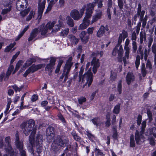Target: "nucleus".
<instances>
[{
    "label": "nucleus",
    "mask_w": 156,
    "mask_h": 156,
    "mask_svg": "<svg viewBox=\"0 0 156 156\" xmlns=\"http://www.w3.org/2000/svg\"><path fill=\"white\" fill-rule=\"evenodd\" d=\"M59 20L58 21V24H55V22H49L44 26V24L42 25L40 27V30L42 35H45L48 32L56 33L59 31L61 27L63 26V22L65 20V18L60 16Z\"/></svg>",
    "instance_id": "1"
},
{
    "label": "nucleus",
    "mask_w": 156,
    "mask_h": 156,
    "mask_svg": "<svg viewBox=\"0 0 156 156\" xmlns=\"http://www.w3.org/2000/svg\"><path fill=\"white\" fill-rule=\"evenodd\" d=\"M34 121L32 119H30L26 122L22 123L21 126L22 129L26 136L28 135L30 132L31 131L29 139V142L31 145L30 147L31 151H32V148L34 146V135L35 133L36 129L35 127H34Z\"/></svg>",
    "instance_id": "2"
},
{
    "label": "nucleus",
    "mask_w": 156,
    "mask_h": 156,
    "mask_svg": "<svg viewBox=\"0 0 156 156\" xmlns=\"http://www.w3.org/2000/svg\"><path fill=\"white\" fill-rule=\"evenodd\" d=\"M95 3L88 4L86 10L85 16L83 20V23L81 24L79 28V30H83L86 29L89 26L90 21L88 19L91 16L94 10Z\"/></svg>",
    "instance_id": "3"
},
{
    "label": "nucleus",
    "mask_w": 156,
    "mask_h": 156,
    "mask_svg": "<svg viewBox=\"0 0 156 156\" xmlns=\"http://www.w3.org/2000/svg\"><path fill=\"white\" fill-rule=\"evenodd\" d=\"M91 67H90L88 71L85 73L83 75L81 76L83 72L84 69L83 67L82 66L79 72V82L84 83L86 81V83L87 84L88 87L90 86L93 81V76L91 72Z\"/></svg>",
    "instance_id": "4"
},
{
    "label": "nucleus",
    "mask_w": 156,
    "mask_h": 156,
    "mask_svg": "<svg viewBox=\"0 0 156 156\" xmlns=\"http://www.w3.org/2000/svg\"><path fill=\"white\" fill-rule=\"evenodd\" d=\"M103 52L102 51H96L91 54V56L94 57L91 62V64L93 66V72L95 74L97 72L98 69L100 66V62L98 59L96 58V57L99 56L102 57L103 55Z\"/></svg>",
    "instance_id": "5"
},
{
    "label": "nucleus",
    "mask_w": 156,
    "mask_h": 156,
    "mask_svg": "<svg viewBox=\"0 0 156 156\" xmlns=\"http://www.w3.org/2000/svg\"><path fill=\"white\" fill-rule=\"evenodd\" d=\"M42 142V137L41 135L38 134L37 135L36 139V141L35 142V139L34 140V146L32 148V151H31L30 147L31 146V144L30 143V144L27 146V148L29 151L31 152H33V147L36 144L37 148V151L38 153H41L42 151V147L41 146Z\"/></svg>",
    "instance_id": "6"
},
{
    "label": "nucleus",
    "mask_w": 156,
    "mask_h": 156,
    "mask_svg": "<svg viewBox=\"0 0 156 156\" xmlns=\"http://www.w3.org/2000/svg\"><path fill=\"white\" fill-rule=\"evenodd\" d=\"M15 144L17 147L20 150L21 156H26L25 151L23 149V142L19 141V136L17 133L16 135Z\"/></svg>",
    "instance_id": "7"
},
{
    "label": "nucleus",
    "mask_w": 156,
    "mask_h": 156,
    "mask_svg": "<svg viewBox=\"0 0 156 156\" xmlns=\"http://www.w3.org/2000/svg\"><path fill=\"white\" fill-rule=\"evenodd\" d=\"M10 138L8 136L5 138V141L7 146H5V149L7 153H8L9 154V153L10 155H13L14 154V152L12 147L10 146Z\"/></svg>",
    "instance_id": "8"
},
{
    "label": "nucleus",
    "mask_w": 156,
    "mask_h": 156,
    "mask_svg": "<svg viewBox=\"0 0 156 156\" xmlns=\"http://www.w3.org/2000/svg\"><path fill=\"white\" fill-rule=\"evenodd\" d=\"M123 50L122 45L120 44H118L115 46L113 50L112 54L114 56H115L117 53L118 56L119 57H121L122 56L123 53Z\"/></svg>",
    "instance_id": "9"
},
{
    "label": "nucleus",
    "mask_w": 156,
    "mask_h": 156,
    "mask_svg": "<svg viewBox=\"0 0 156 156\" xmlns=\"http://www.w3.org/2000/svg\"><path fill=\"white\" fill-rule=\"evenodd\" d=\"M27 3V0H18L16 4V8L19 11L26 9Z\"/></svg>",
    "instance_id": "10"
},
{
    "label": "nucleus",
    "mask_w": 156,
    "mask_h": 156,
    "mask_svg": "<svg viewBox=\"0 0 156 156\" xmlns=\"http://www.w3.org/2000/svg\"><path fill=\"white\" fill-rule=\"evenodd\" d=\"M70 16L75 20H78L82 17L79 11L76 9L72 10L70 13Z\"/></svg>",
    "instance_id": "11"
},
{
    "label": "nucleus",
    "mask_w": 156,
    "mask_h": 156,
    "mask_svg": "<svg viewBox=\"0 0 156 156\" xmlns=\"http://www.w3.org/2000/svg\"><path fill=\"white\" fill-rule=\"evenodd\" d=\"M65 141L66 140L63 141L62 139H61L60 138L59 139V138H58L54 141V142L52 144L51 146L52 149L54 150H55V148L53 147L55 144V143L57 144V145H59L61 147H64L65 146H66L67 143V141Z\"/></svg>",
    "instance_id": "12"
},
{
    "label": "nucleus",
    "mask_w": 156,
    "mask_h": 156,
    "mask_svg": "<svg viewBox=\"0 0 156 156\" xmlns=\"http://www.w3.org/2000/svg\"><path fill=\"white\" fill-rule=\"evenodd\" d=\"M130 42V40L128 38H127L126 40L124 49L125 51V56L126 57L127 59H128L129 58V48L128 46Z\"/></svg>",
    "instance_id": "13"
},
{
    "label": "nucleus",
    "mask_w": 156,
    "mask_h": 156,
    "mask_svg": "<svg viewBox=\"0 0 156 156\" xmlns=\"http://www.w3.org/2000/svg\"><path fill=\"white\" fill-rule=\"evenodd\" d=\"M45 0H44L42 3L38 4V16L39 17L40 16V18L41 17L43 12V10L45 7Z\"/></svg>",
    "instance_id": "14"
},
{
    "label": "nucleus",
    "mask_w": 156,
    "mask_h": 156,
    "mask_svg": "<svg viewBox=\"0 0 156 156\" xmlns=\"http://www.w3.org/2000/svg\"><path fill=\"white\" fill-rule=\"evenodd\" d=\"M87 32L82 31L80 34V37L82 42L84 44L86 43L88 40V37L86 35Z\"/></svg>",
    "instance_id": "15"
},
{
    "label": "nucleus",
    "mask_w": 156,
    "mask_h": 156,
    "mask_svg": "<svg viewBox=\"0 0 156 156\" xmlns=\"http://www.w3.org/2000/svg\"><path fill=\"white\" fill-rule=\"evenodd\" d=\"M102 15V12L101 11L99 10L98 12H97L92 17L91 23H93L100 19Z\"/></svg>",
    "instance_id": "16"
},
{
    "label": "nucleus",
    "mask_w": 156,
    "mask_h": 156,
    "mask_svg": "<svg viewBox=\"0 0 156 156\" xmlns=\"http://www.w3.org/2000/svg\"><path fill=\"white\" fill-rule=\"evenodd\" d=\"M127 37L128 33L127 32L124 30H122V33H121L119 35L118 41V44H121L122 40L124 41Z\"/></svg>",
    "instance_id": "17"
},
{
    "label": "nucleus",
    "mask_w": 156,
    "mask_h": 156,
    "mask_svg": "<svg viewBox=\"0 0 156 156\" xmlns=\"http://www.w3.org/2000/svg\"><path fill=\"white\" fill-rule=\"evenodd\" d=\"M72 58L70 57L67 61V62L64 69V71H66V74H67L69 73L71 66L73 63L71 62Z\"/></svg>",
    "instance_id": "18"
},
{
    "label": "nucleus",
    "mask_w": 156,
    "mask_h": 156,
    "mask_svg": "<svg viewBox=\"0 0 156 156\" xmlns=\"http://www.w3.org/2000/svg\"><path fill=\"white\" fill-rule=\"evenodd\" d=\"M35 61V59L34 58H30L28 60L25 64V66H23L21 68L20 70V71L22 72L25 69V67H27L31 65L32 63Z\"/></svg>",
    "instance_id": "19"
},
{
    "label": "nucleus",
    "mask_w": 156,
    "mask_h": 156,
    "mask_svg": "<svg viewBox=\"0 0 156 156\" xmlns=\"http://www.w3.org/2000/svg\"><path fill=\"white\" fill-rule=\"evenodd\" d=\"M134 79V77L132 73H128L126 77V81L127 84L129 85L133 82Z\"/></svg>",
    "instance_id": "20"
},
{
    "label": "nucleus",
    "mask_w": 156,
    "mask_h": 156,
    "mask_svg": "<svg viewBox=\"0 0 156 156\" xmlns=\"http://www.w3.org/2000/svg\"><path fill=\"white\" fill-rule=\"evenodd\" d=\"M106 30L104 26H101L97 33V36L98 37L103 36L105 34Z\"/></svg>",
    "instance_id": "21"
},
{
    "label": "nucleus",
    "mask_w": 156,
    "mask_h": 156,
    "mask_svg": "<svg viewBox=\"0 0 156 156\" xmlns=\"http://www.w3.org/2000/svg\"><path fill=\"white\" fill-rule=\"evenodd\" d=\"M68 37L72 44L73 45H75L78 42L79 40L76 38L73 35H69Z\"/></svg>",
    "instance_id": "22"
},
{
    "label": "nucleus",
    "mask_w": 156,
    "mask_h": 156,
    "mask_svg": "<svg viewBox=\"0 0 156 156\" xmlns=\"http://www.w3.org/2000/svg\"><path fill=\"white\" fill-rule=\"evenodd\" d=\"M38 32V30L35 29L33 30L31 34L28 38L29 41L32 40L37 35Z\"/></svg>",
    "instance_id": "23"
},
{
    "label": "nucleus",
    "mask_w": 156,
    "mask_h": 156,
    "mask_svg": "<svg viewBox=\"0 0 156 156\" xmlns=\"http://www.w3.org/2000/svg\"><path fill=\"white\" fill-rule=\"evenodd\" d=\"M54 69V66L49 64L47 65L45 69L46 71L48 72L49 75H50Z\"/></svg>",
    "instance_id": "24"
},
{
    "label": "nucleus",
    "mask_w": 156,
    "mask_h": 156,
    "mask_svg": "<svg viewBox=\"0 0 156 156\" xmlns=\"http://www.w3.org/2000/svg\"><path fill=\"white\" fill-rule=\"evenodd\" d=\"M56 2H55V1L54 0H52L51 1L48 5V6L47 9L46 11L45 12V13H46L49 12V11H50L51 9L52 6Z\"/></svg>",
    "instance_id": "25"
},
{
    "label": "nucleus",
    "mask_w": 156,
    "mask_h": 156,
    "mask_svg": "<svg viewBox=\"0 0 156 156\" xmlns=\"http://www.w3.org/2000/svg\"><path fill=\"white\" fill-rule=\"evenodd\" d=\"M5 6H8V8L4 9L2 10V14L4 15L9 12L11 9V7L10 4H8V5H5Z\"/></svg>",
    "instance_id": "26"
},
{
    "label": "nucleus",
    "mask_w": 156,
    "mask_h": 156,
    "mask_svg": "<svg viewBox=\"0 0 156 156\" xmlns=\"http://www.w3.org/2000/svg\"><path fill=\"white\" fill-rule=\"evenodd\" d=\"M67 20V23L70 27H73L74 25V23L73 20L69 16H68L66 17Z\"/></svg>",
    "instance_id": "27"
},
{
    "label": "nucleus",
    "mask_w": 156,
    "mask_h": 156,
    "mask_svg": "<svg viewBox=\"0 0 156 156\" xmlns=\"http://www.w3.org/2000/svg\"><path fill=\"white\" fill-rule=\"evenodd\" d=\"M44 66L45 65L43 64L38 65L36 66L33 65L31 66L33 69L32 71L34 72L38 69H40L42 67H44Z\"/></svg>",
    "instance_id": "28"
},
{
    "label": "nucleus",
    "mask_w": 156,
    "mask_h": 156,
    "mask_svg": "<svg viewBox=\"0 0 156 156\" xmlns=\"http://www.w3.org/2000/svg\"><path fill=\"white\" fill-rule=\"evenodd\" d=\"M135 137L136 143L137 144L139 143V142L140 140L142 138V135H141L140 136L139 133L137 131H136Z\"/></svg>",
    "instance_id": "29"
},
{
    "label": "nucleus",
    "mask_w": 156,
    "mask_h": 156,
    "mask_svg": "<svg viewBox=\"0 0 156 156\" xmlns=\"http://www.w3.org/2000/svg\"><path fill=\"white\" fill-rule=\"evenodd\" d=\"M23 64V62L22 61H19L17 63L15 69L13 72V74H14L16 72Z\"/></svg>",
    "instance_id": "30"
},
{
    "label": "nucleus",
    "mask_w": 156,
    "mask_h": 156,
    "mask_svg": "<svg viewBox=\"0 0 156 156\" xmlns=\"http://www.w3.org/2000/svg\"><path fill=\"white\" fill-rule=\"evenodd\" d=\"M91 121L94 125H96L97 126H100V120L98 118H95L92 119Z\"/></svg>",
    "instance_id": "31"
},
{
    "label": "nucleus",
    "mask_w": 156,
    "mask_h": 156,
    "mask_svg": "<svg viewBox=\"0 0 156 156\" xmlns=\"http://www.w3.org/2000/svg\"><path fill=\"white\" fill-rule=\"evenodd\" d=\"M120 110V105L118 104L115 105L113 110V112L116 114H118Z\"/></svg>",
    "instance_id": "32"
},
{
    "label": "nucleus",
    "mask_w": 156,
    "mask_h": 156,
    "mask_svg": "<svg viewBox=\"0 0 156 156\" xmlns=\"http://www.w3.org/2000/svg\"><path fill=\"white\" fill-rule=\"evenodd\" d=\"M53 129L52 127H49L46 130V133L48 136H52L53 135Z\"/></svg>",
    "instance_id": "33"
},
{
    "label": "nucleus",
    "mask_w": 156,
    "mask_h": 156,
    "mask_svg": "<svg viewBox=\"0 0 156 156\" xmlns=\"http://www.w3.org/2000/svg\"><path fill=\"white\" fill-rule=\"evenodd\" d=\"M14 69V66L12 65H10L8 68V70L6 73V77L8 78V76L11 74L12 71Z\"/></svg>",
    "instance_id": "34"
},
{
    "label": "nucleus",
    "mask_w": 156,
    "mask_h": 156,
    "mask_svg": "<svg viewBox=\"0 0 156 156\" xmlns=\"http://www.w3.org/2000/svg\"><path fill=\"white\" fill-rule=\"evenodd\" d=\"M29 26H27L26 27H25L22 32L19 34L18 37H17L16 39V41H17L19 40V39L22 37V36L23 35L24 33L29 29Z\"/></svg>",
    "instance_id": "35"
},
{
    "label": "nucleus",
    "mask_w": 156,
    "mask_h": 156,
    "mask_svg": "<svg viewBox=\"0 0 156 156\" xmlns=\"http://www.w3.org/2000/svg\"><path fill=\"white\" fill-rule=\"evenodd\" d=\"M20 11H21L20 12V15L22 17H24L28 14L30 11V9H25Z\"/></svg>",
    "instance_id": "36"
},
{
    "label": "nucleus",
    "mask_w": 156,
    "mask_h": 156,
    "mask_svg": "<svg viewBox=\"0 0 156 156\" xmlns=\"http://www.w3.org/2000/svg\"><path fill=\"white\" fill-rule=\"evenodd\" d=\"M97 2L98 4V8H101L102 7V0H95V2H93L92 3H90L89 4H92L93 3H95L96 5V2Z\"/></svg>",
    "instance_id": "37"
},
{
    "label": "nucleus",
    "mask_w": 156,
    "mask_h": 156,
    "mask_svg": "<svg viewBox=\"0 0 156 156\" xmlns=\"http://www.w3.org/2000/svg\"><path fill=\"white\" fill-rule=\"evenodd\" d=\"M69 32V29L68 28L65 29L64 30H62L60 33L61 36L65 37L68 34Z\"/></svg>",
    "instance_id": "38"
},
{
    "label": "nucleus",
    "mask_w": 156,
    "mask_h": 156,
    "mask_svg": "<svg viewBox=\"0 0 156 156\" xmlns=\"http://www.w3.org/2000/svg\"><path fill=\"white\" fill-rule=\"evenodd\" d=\"M150 134V135H153V136L156 137V128H153L149 130Z\"/></svg>",
    "instance_id": "39"
},
{
    "label": "nucleus",
    "mask_w": 156,
    "mask_h": 156,
    "mask_svg": "<svg viewBox=\"0 0 156 156\" xmlns=\"http://www.w3.org/2000/svg\"><path fill=\"white\" fill-rule=\"evenodd\" d=\"M26 94V93L24 94L21 98V100L22 101L21 103V105L20 107V109L21 110L26 108V107L25 105H23V101L24 99V98L25 97Z\"/></svg>",
    "instance_id": "40"
},
{
    "label": "nucleus",
    "mask_w": 156,
    "mask_h": 156,
    "mask_svg": "<svg viewBox=\"0 0 156 156\" xmlns=\"http://www.w3.org/2000/svg\"><path fill=\"white\" fill-rule=\"evenodd\" d=\"M130 146L131 147H134L135 146V140L134 136L133 135H131L130 138Z\"/></svg>",
    "instance_id": "41"
},
{
    "label": "nucleus",
    "mask_w": 156,
    "mask_h": 156,
    "mask_svg": "<svg viewBox=\"0 0 156 156\" xmlns=\"http://www.w3.org/2000/svg\"><path fill=\"white\" fill-rule=\"evenodd\" d=\"M63 61L62 60H59L58 65L57 67V68L55 70V73H58L59 71L60 68L61 67V66L62 64L63 63Z\"/></svg>",
    "instance_id": "42"
},
{
    "label": "nucleus",
    "mask_w": 156,
    "mask_h": 156,
    "mask_svg": "<svg viewBox=\"0 0 156 156\" xmlns=\"http://www.w3.org/2000/svg\"><path fill=\"white\" fill-rule=\"evenodd\" d=\"M15 44L16 43L15 42H14L13 43L10 44L9 46H7L5 50V52H9L12 49V48L14 46Z\"/></svg>",
    "instance_id": "43"
},
{
    "label": "nucleus",
    "mask_w": 156,
    "mask_h": 156,
    "mask_svg": "<svg viewBox=\"0 0 156 156\" xmlns=\"http://www.w3.org/2000/svg\"><path fill=\"white\" fill-rule=\"evenodd\" d=\"M140 56L139 55L137 56L135 62V64L136 68L137 69L140 64Z\"/></svg>",
    "instance_id": "44"
},
{
    "label": "nucleus",
    "mask_w": 156,
    "mask_h": 156,
    "mask_svg": "<svg viewBox=\"0 0 156 156\" xmlns=\"http://www.w3.org/2000/svg\"><path fill=\"white\" fill-rule=\"evenodd\" d=\"M116 73L114 71H112L111 72V75L110 79L111 80H114L116 78Z\"/></svg>",
    "instance_id": "45"
},
{
    "label": "nucleus",
    "mask_w": 156,
    "mask_h": 156,
    "mask_svg": "<svg viewBox=\"0 0 156 156\" xmlns=\"http://www.w3.org/2000/svg\"><path fill=\"white\" fill-rule=\"evenodd\" d=\"M35 12L33 11H31L28 15L27 18V21L30 20L31 18L34 17Z\"/></svg>",
    "instance_id": "46"
},
{
    "label": "nucleus",
    "mask_w": 156,
    "mask_h": 156,
    "mask_svg": "<svg viewBox=\"0 0 156 156\" xmlns=\"http://www.w3.org/2000/svg\"><path fill=\"white\" fill-rule=\"evenodd\" d=\"M117 90L119 94L122 93V84L121 81H120L118 83L117 86Z\"/></svg>",
    "instance_id": "47"
},
{
    "label": "nucleus",
    "mask_w": 156,
    "mask_h": 156,
    "mask_svg": "<svg viewBox=\"0 0 156 156\" xmlns=\"http://www.w3.org/2000/svg\"><path fill=\"white\" fill-rule=\"evenodd\" d=\"M33 69L32 66L29 68L26 71L23 76L25 77H26L31 72H34L32 71Z\"/></svg>",
    "instance_id": "48"
},
{
    "label": "nucleus",
    "mask_w": 156,
    "mask_h": 156,
    "mask_svg": "<svg viewBox=\"0 0 156 156\" xmlns=\"http://www.w3.org/2000/svg\"><path fill=\"white\" fill-rule=\"evenodd\" d=\"M87 6L86 5H84L82 8L80 10V15H81V17H82V16L83 15V14H84V12L85 10V9L86 8H87Z\"/></svg>",
    "instance_id": "49"
},
{
    "label": "nucleus",
    "mask_w": 156,
    "mask_h": 156,
    "mask_svg": "<svg viewBox=\"0 0 156 156\" xmlns=\"http://www.w3.org/2000/svg\"><path fill=\"white\" fill-rule=\"evenodd\" d=\"M147 114L148 116V119L149 120V122H151L152 120V114L151 112L149 110H147Z\"/></svg>",
    "instance_id": "50"
},
{
    "label": "nucleus",
    "mask_w": 156,
    "mask_h": 156,
    "mask_svg": "<svg viewBox=\"0 0 156 156\" xmlns=\"http://www.w3.org/2000/svg\"><path fill=\"white\" fill-rule=\"evenodd\" d=\"M95 154L96 155H101V156H103L104 155L102 152L101 151L97 148L95 149Z\"/></svg>",
    "instance_id": "51"
},
{
    "label": "nucleus",
    "mask_w": 156,
    "mask_h": 156,
    "mask_svg": "<svg viewBox=\"0 0 156 156\" xmlns=\"http://www.w3.org/2000/svg\"><path fill=\"white\" fill-rule=\"evenodd\" d=\"M133 46V52L135 53L137 50V45L135 41L132 42V43Z\"/></svg>",
    "instance_id": "52"
},
{
    "label": "nucleus",
    "mask_w": 156,
    "mask_h": 156,
    "mask_svg": "<svg viewBox=\"0 0 156 156\" xmlns=\"http://www.w3.org/2000/svg\"><path fill=\"white\" fill-rule=\"evenodd\" d=\"M56 61L55 58L53 57H51L50 58V63L49 64L53 66L55 64V62Z\"/></svg>",
    "instance_id": "53"
},
{
    "label": "nucleus",
    "mask_w": 156,
    "mask_h": 156,
    "mask_svg": "<svg viewBox=\"0 0 156 156\" xmlns=\"http://www.w3.org/2000/svg\"><path fill=\"white\" fill-rule=\"evenodd\" d=\"M20 52V51H18L15 54V55H14L11 61V63H12L14 61V60L16 59L18 57V55H19Z\"/></svg>",
    "instance_id": "54"
},
{
    "label": "nucleus",
    "mask_w": 156,
    "mask_h": 156,
    "mask_svg": "<svg viewBox=\"0 0 156 156\" xmlns=\"http://www.w3.org/2000/svg\"><path fill=\"white\" fill-rule=\"evenodd\" d=\"M146 125V121L145 120L142 122V130L141 132V133H143L144 132Z\"/></svg>",
    "instance_id": "55"
},
{
    "label": "nucleus",
    "mask_w": 156,
    "mask_h": 156,
    "mask_svg": "<svg viewBox=\"0 0 156 156\" xmlns=\"http://www.w3.org/2000/svg\"><path fill=\"white\" fill-rule=\"evenodd\" d=\"M12 87L16 92L18 91H20L23 88L22 86L20 87H18L16 85H14Z\"/></svg>",
    "instance_id": "56"
},
{
    "label": "nucleus",
    "mask_w": 156,
    "mask_h": 156,
    "mask_svg": "<svg viewBox=\"0 0 156 156\" xmlns=\"http://www.w3.org/2000/svg\"><path fill=\"white\" fill-rule=\"evenodd\" d=\"M86 99L83 97H81L78 99V101L79 104H82L86 101Z\"/></svg>",
    "instance_id": "57"
},
{
    "label": "nucleus",
    "mask_w": 156,
    "mask_h": 156,
    "mask_svg": "<svg viewBox=\"0 0 156 156\" xmlns=\"http://www.w3.org/2000/svg\"><path fill=\"white\" fill-rule=\"evenodd\" d=\"M136 34L135 32H133L132 35V37H131V40L132 41V42H133L134 41H136Z\"/></svg>",
    "instance_id": "58"
},
{
    "label": "nucleus",
    "mask_w": 156,
    "mask_h": 156,
    "mask_svg": "<svg viewBox=\"0 0 156 156\" xmlns=\"http://www.w3.org/2000/svg\"><path fill=\"white\" fill-rule=\"evenodd\" d=\"M142 73L143 76L144 77L145 76L146 74V71L144 68L145 65H142Z\"/></svg>",
    "instance_id": "59"
},
{
    "label": "nucleus",
    "mask_w": 156,
    "mask_h": 156,
    "mask_svg": "<svg viewBox=\"0 0 156 156\" xmlns=\"http://www.w3.org/2000/svg\"><path fill=\"white\" fill-rule=\"evenodd\" d=\"M118 4L120 9L123 8V4L122 0H118Z\"/></svg>",
    "instance_id": "60"
},
{
    "label": "nucleus",
    "mask_w": 156,
    "mask_h": 156,
    "mask_svg": "<svg viewBox=\"0 0 156 156\" xmlns=\"http://www.w3.org/2000/svg\"><path fill=\"white\" fill-rule=\"evenodd\" d=\"M146 67L147 69H151L152 68V66L151 62L149 60H148L146 64Z\"/></svg>",
    "instance_id": "61"
},
{
    "label": "nucleus",
    "mask_w": 156,
    "mask_h": 156,
    "mask_svg": "<svg viewBox=\"0 0 156 156\" xmlns=\"http://www.w3.org/2000/svg\"><path fill=\"white\" fill-rule=\"evenodd\" d=\"M58 117L59 119L63 122H65V120L62 116L61 114H58Z\"/></svg>",
    "instance_id": "62"
},
{
    "label": "nucleus",
    "mask_w": 156,
    "mask_h": 156,
    "mask_svg": "<svg viewBox=\"0 0 156 156\" xmlns=\"http://www.w3.org/2000/svg\"><path fill=\"white\" fill-rule=\"evenodd\" d=\"M94 30V28L93 27L89 28L87 30L88 34H91L93 33Z\"/></svg>",
    "instance_id": "63"
},
{
    "label": "nucleus",
    "mask_w": 156,
    "mask_h": 156,
    "mask_svg": "<svg viewBox=\"0 0 156 156\" xmlns=\"http://www.w3.org/2000/svg\"><path fill=\"white\" fill-rule=\"evenodd\" d=\"M142 120V116L140 115H139L137 118V123L138 125H140L141 124Z\"/></svg>",
    "instance_id": "64"
}]
</instances>
